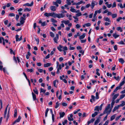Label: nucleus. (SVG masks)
Wrapping results in <instances>:
<instances>
[{"mask_svg":"<svg viewBox=\"0 0 125 125\" xmlns=\"http://www.w3.org/2000/svg\"><path fill=\"white\" fill-rule=\"evenodd\" d=\"M56 80H54L53 82V85L54 86V87H57V86L56 85Z\"/></svg>","mask_w":125,"mask_h":125,"instance_id":"54","label":"nucleus"},{"mask_svg":"<svg viewBox=\"0 0 125 125\" xmlns=\"http://www.w3.org/2000/svg\"><path fill=\"white\" fill-rule=\"evenodd\" d=\"M32 96L33 98V100L34 101H35L37 100L36 98V95L34 93L32 92Z\"/></svg>","mask_w":125,"mask_h":125,"instance_id":"13","label":"nucleus"},{"mask_svg":"<svg viewBox=\"0 0 125 125\" xmlns=\"http://www.w3.org/2000/svg\"><path fill=\"white\" fill-rule=\"evenodd\" d=\"M59 115H60V118H61L64 116L65 115V113L64 112H61L59 113Z\"/></svg>","mask_w":125,"mask_h":125,"instance_id":"11","label":"nucleus"},{"mask_svg":"<svg viewBox=\"0 0 125 125\" xmlns=\"http://www.w3.org/2000/svg\"><path fill=\"white\" fill-rule=\"evenodd\" d=\"M53 5L56 6V7H58L59 6V5L56 1L55 2L53 1Z\"/></svg>","mask_w":125,"mask_h":125,"instance_id":"35","label":"nucleus"},{"mask_svg":"<svg viewBox=\"0 0 125 125\" xmlns=\"http://www.w3.org/2000/svg\"><path fill=\"white\" fill-rule=\"evenodd\" d=\"M101 117H98L94 122V125H97L100 121Z\"/></svg>","mask_w":125,"mask_h":125,"instance_id":"3","label":"nucleus"},{"mask_svg":"<svg viewBox=\"0 0 125 125\" xmlns=\"http://www.w3.org/2000/svg\"><path fill=\"white\" fill-rule=\"evenodd\" d=\"M91 98H92V100L93 101H95V98L94 96V95H92L91 96Z\"/></svg>","mask_w":125,"mask_h":125,"instance_id":"60","label":"nucleus"},{"mask_svg":"<svg viewBox=\"0 0 125 125\" xmlns=\"http://www.w3.org/2000/svg\"><path fill=\"white\" fill-rule=\"evenodd\" d=\"M20 22L21 24H22L24 22V20H25V19L23 17H21L20 19Z\"/></svg>","mask_w":125,"mask_h":125,"instance_id":"10","label":"nucleus"},{"mask_svg":"<svg viewBox=\"0 0 125 125\" xmlns=\"http://www.w3.org/2000/svg\"><path fill=\"white\" fill-rule=\"evenodd\" d=\"M17 109H15L14 110V117H15L17 115Z\"/></svg>","mask_w":125,"mask_h":125,"instance_id":"32","label":"nucleus"},{"mask_svg":"<svg viewBox=\"0 0 125 125\" xmlns=\"http://www.w3.org/2000/svg\"><path fill=\"white\" fill-rule=\"evenodd\" d=\"M70 21L69 20H67L66 21H61L62 23H64L66 25L68 24V23H70Z\"/></svg>","mask_w":125,"mask_h":125,"instance_id":"21","label":"nucleus"},{"mask_svg":"<svg viewBox=\"0 0 125 125\" xmlns=\"http://www.w3.org/2000/svg\"><path fill=\"white\" fill-rule=\"evenodd\" d=\"M44 15L45 16L48 17L49 16H51V13H47L46 12H45L44 13Z\"/></svg>","mask_w":125,"mask_h":125,"instance_id":"14","label":"nucleus"},{"mask_svg":"<svg viewBox=\"0 0 125 125\" xmlns=\"http://www.w3.org/2000/svg\"><path fill=\"white\" fill-rule=\"evenodd\" d=\"M40 90V93L43 92V93H44L46 91V90H45L44 89L42 88H41Z\"/></svg>","mask_w":125,"mask_h":125,"instance_id":"42","label":"nucleus"},{"mask_svg":"<svg viewBox=\"0 0 125 125\" xmlns=\"http://www.w3.org/2000/svg\"><path fill=\"white\" fill-rule=\"evenodd\" d=\"M85 36V33H83L82 35L80 36L79 37V39H83L84 38Z\"/></svg>","mask_w":125,"mask_h":125,"instance_id":"16","label":"nucleus"},{"mask_svg":"<svg viewBox=\"0 0 125 125\" xmlns=\"http://www.w3.org/2000/svg\"><path fill=\"white\" fill-rule=\"evenodd\" d=\"M3 68L2 62L0 61V70L2 71Z\"/></svg>","mask_w":125,"mask_h":125,"instance_id":"28","label":"nucleus"},{"mask_svg":"<svg viewBox=\"0 0 125 125\" xmlns=\"http://www.w3.org/2000/svg\"><path fill=\"white\" fill-rule=\"evenodd\" d=\"M33 4V1H32L31 3L30 4L29 3H26L24 4L23 5V6H27L29 7H31L32 6Z\"/></svg>","mask_w":125,"mask_h":125,"instance_id":"5","label":"nucleus"},{"mask_svg":"<svg viewBox=\"0 0 125 125\" xmlns=\"http://www.w3.org/2000/svg\"><path fill=\"white\" fill-rule=\"evenodd\" d=\"M63 48V46L61 45H60L59 47H58L57 48L58 50L60 51L61 52L62 51V49Z\"/></svg>","mask_w":125,"mask_h":125,"instance_id":"22","label":"nucleus"},{"mask_svg":"<svg viewBox=\"0 0 125 125\" xmlns=\"http://www.w3.org/2000/svg\"><path fill=\"white\" fill-rule=\"evenodd\" d=\"M99 106H97L95 107V108L94 109V111H99Z\"/></svg>","mask_w":125,"mask_h":125,"instance_id":"39","label":"nucleus"},{"mask_svg":"<svg viewBox=\"0 0 125 125\" xmlns=\"http://www.w3.org/2000/svg\"><path fill=\"white\" fill-rule=\"evenodd\" d=\"M114 78L117 81H119L120 79V78L119 76H118L117 77L116 76H114Z\"/></svg>","mask_w":125,"mask_h":125,"instance_id":"33","label":"nucleus"},{"mask_svg":"<svg viewBox=\"0 0 125 125\" xmlns=\"http://www.w3.org/2000/svg\"><path fill=\"white\" fill-rule=\"evenodd\" d=\"M56 1L59 4H61L62 2V1L61 0H56Z\"/></svg>","mask_w":125,"mask_h":125,"instance_id":"59","label":"nucleus"},{"mask_svg":"<svg viewBox=\"0 0 125 125\" xmlns=\"http://www.w3.org/2000/svg\"><path fill=\"white\" fill-rule=\"evenodd\" d=\"M104 20L106 21H107L108 22H110V19L108 17H104Z\"/></svg>","mask_w":125,"mask_h":125,"instance_id":"26","label":"nucleus"},{"mask_svg":"<svg viewBox=\"0 0 125 125\" xmlns=\"http://www.w3.org/2000/svg\"><path fill=\"white\" fill-rule=\"evenodd\" d=\"M118 5L121 8H123V6L122 4L121 3L118 4Z\"/></svg>","mask_w":125,"mask_h":125,"instance_id":"52","label":"nucleus"},{"mask_svg":"<svg viewBox=\"0 0 125 125\" xmlns=\"http://www.w3.org/2000/svg\"><path fill=\"white\" fill-rule=\"evenodd\" d=\"M122 103L121 104L119 105H118L119 107H122L124 106L125 105V102L124 101H122Z\"/></svg>","mask_w":125,"mask_h":125,"instance_id":"27","label":"nucleus"},{"mask_svg":"<svg viewBox=\"0 0 125 125\" xmlns=\"http://www.w3.org/2000/svg\"><path fill=\"white\" fill-rule=\"evenodd\" d=\"M119 62L121 64H123L125 62L124 60L122 58H120L119 59Z\"/></svg>","mask_w":125,"mask_h":125,"instance_id":"17","label":"nucleus"},{"mask_svg":"<svg viewBox=\"0 0 125 125\" xmlns=\"http://www.w3.org/2000/svg\"><path fill=\"white\" fill-rule=\"evenodd\" d=\"M95 1H93L91 3V7L92 9H93L95 6V5H96L98 3H95Z\"/></svg>","mask_w":125,"mask_h":125,"instance_id":"8","label":"nucleus"},{"mask_svg":"<svg viewBox=\"0 0 125 125\" xmlns=\"http://www.w3.org/2000/svg\"><path fill=\"white\" fill-rule=\"evenodd\" d=\"M33 91L34 93L37 94H38V90L37 89L36 87H35L34 89L33 90Z\"/></svg>","mask_w":125,"mask_h":125,"instance_id":"18","label":"nucleus"},{"mask_svg":"<svg viewBox=\"0 0 125 125\" xmlns=\"http://www.w3.org/2000/svg\"><path fill=\"white\" fill-rule=\"evenodd\" d=\"M125 80H124L122 82L120 83L119 86L121 87V86H122L125 83Z\"/></svg>","mask_w":125,"mask_h":125,"instance_id":"29","label":"nucleus"},{"mask_svg":"<svg viewBox=\"0 0 125 125\" xmlns=\"http://www.w3.org/2000/svg\"><path fill=\"white\" fill-rule=\"evenodd\" d=\"M122 19V18L121 17H119L117 18L116 20L117 22H119L120 20Z\"/></svg>","mask_w":125,"mask_h":125,"instance_id":"51","label":"nucleus"},{"mask_svg":"<svg viewBox=\"0 0 125 125\" xmlns=\"http://www.w3.org/2000/svg\"><path fill=\"white\" fill-rule=\"evenodd\" d=\"M33 68H31V69H28L27 70V71L28 72H33Z\"/></svg>","mask_w":125,"mask_h":125,"instance_id":"45","label":"nucleus"},{"mask_svg":"<svg viewBox=\"0 0 125 125\" xmlns=\"http://www.w3.org/2000/svg\"><path fill=\"white\" fill-rule=\"evenodd\" d=\"M46 24L47 23H46V22L44 21L41 24V25L42 26H44L46 25Z\"/></svg>","mask_w":125,"mask_h":125,"instance_id":"49","label":"nucleus"},{"mask_svg":"<svg viewBox=\"0 0 125 125\" xmlns=\"http://www.w3.org/2000/svg\"><path fill=\"white\" fill-rule=\"evenodd\" d=\"M21 119V117L20 116L18 117V118L16 120L13 122V123L12 124L14 125L17 122H19Z\"/></svg>","mask_w":125,"mask_h":125,"instance_id":"7","label":"nucleus"},{"mask_svg":"<svg viewBox=\"0 0 125 125\" xmlns=\"http://www.w3.org/2000/svg\"><path fill=\"white\" fill-rule=\"evenodd\" d=\"M56 105L55 106V108H58L59 106V104L58 103V102H57L56 103Z\"/></svg>","mask_w":125,"mask_h":125,"instance_id":"44","label":"nucleus"},{"mask_svg":"<svg viewBox=\"0 0 125 125\" xmlns=\"http://www.w3.org/2000/svg\"><path fill=\"white\" fill-rule=\"evenodd\" d=\"M52 22L53 23H55L57 22V21L53 18H51V19Z\"/></svg>","mask_w":125,"mask_h":125,"instance_id":"43","label":"nucleus"},{"mask_svg":"<svg viewBox=\"0 0 125 125\" xmlns=\"http://www.w3.org/2000/svg\"><path fill=\"white\" fill-rule=\"evenodd\" d=\"M50 36L52 37H54V34L52 32H50Z\"/></svg>","mask_w":125,"mask_h":125,"instance_id":"46","label":"nucleus"},{"mask_svg":"<svg viewBox=\"0 0 125 125\" xmlns=\"http://www.w3.org/2000/svg\"><path fill=\"white\" fill-rule=\"evenodd\" d=\"M121 88L119 86H117L115 89L114 90L113 92H116L118 90L120 89Z\"/></svg>","mask_w":125,"mask_h":125,"instance_id":"25","label":"nucleus"},{"mask_svg":"<svg viewBox=\"0 0 125 125\" xmlns=\"http://www.w3.org/2000/svg\"><path fill=\"white\" fill-rule=\"evenodd\" d=\"M121 115H120L117 117L115 118V120L116 121L118 120L119 118L121 117Z\"/></svg>","mask_w":125,"mask_h":125,"instance_id":"62","label":"nucleus"},{"mask_svg":"<svg viewBox=\"0 0 125 125\" xmlns=\"http://www.w3.org/2000/svg\"><path fill=\"white\" fill-rule=\"evenodd\" d=\"M82 15V14L81 12H79L76 14V16L77 17H79Z\"/></svg>","mask_w":125,"mask_h":125,"instance_id":"53","label":"nucleus"},{"mask_svg":"<svg viewBox=\"0 0 125 125\" xmlns=\"http://www.w3.org/2000/svg\"><path fill=\"white\" fill-rule=\"evenodd\" d=\"M110 107V104H109L107 106L106 108H105L104 111V113H107L108 114V110L109 109Z\"/></svg>","mask_w":125,"mask_h":125,"instance_id":"1","label":"nucleus"},{"mask_svg":"<svg viewBox=\"0 0 125 125\" xmlns=\"http://www.w3.org/2000/svg\"><path fill=\"white\" fill-rule=\"evenodd\" d=\"M67 122V121L66 120H64V122H62V124L63 125H65V124H66Z\"/></svg>","mask_w":125,"mask_h":125,"instance_id":"50","label":"nucleus"},{"mask_svg":"<svg viewBox=\"0 0 125 125\" xmlns=\"http://www.w3.org/2000/svg\"><path fill=\"white\" fill-rule=\"evenodd\" d=\"M119 95V94H115V95L114 96V97H113L112 100L113 101H114V100Z\"/></svg>","mask_w":125,"mask_h":125,"instance_id":"19","label":"nucleus"},{"mask_svg":"<svg viewBox=\"0 0 125 125\" xmlns=\"http://www.w3.org/2000/svg\"><path fill=\"white\" fill-rule=\"evenodd\" d=\"M68 120L69 121H73V118H70V117H68Z\"/></svg>","mask_w":125,"mask_h":125,"instance_id":"58","label":"nucleus"},{"mask_svg":"<svg viewBox=\"0 0 125 125\" xmlns=\"http://www.w3.org/2000/svg\"><path fill=\"white\" fill-rule=\"evenodd\" d=\"M10 110V108H9V109L8 112V114L7 115V117H6V122L7 121L8 119L10 117V114H9Z\"/></svg>","mask_w":125,"mask_h":125,"instance_id":"15","label":"nucleus"},{"mask_svg":"<svg viewBox=\"0 0 125 125\" xmlns=\"http://www.w3.org/2000/svg\"><path fill=\"white\" fill-rule=\"evenodd\" d=\"M109 121L108 120H107L105 122V123L103 125H107L108 124Z\"/></svg>","mask_w":125,"mask_h":125,"instance_id":"64","label":"nucleus"},{"mask_svg":"<svg viewBox=\"0 0 125 125\" xmlns=\"http://www.w3.org/2000/svg\"><path fill=\"white\" fill-rule=\"evenodd\" d=\"M119 105H118L117 106H115L114 107L113 110V112H114L116 110L118 109L119 108Z\"/></svg>","mask_w":125,"mask_h":125,"instance_id":"24","label":"nucleus"},{"mask_svg":"<svg viewBox=\"0 0 125 125\" xmlns=\"http://www.w3.org/2000/svg\"><path fill=\"white\" fill-rule=\"evenodd\" d=\"M116 6V2H114L113 4V6L112 7V8H113L114 7H115Z\"/></svg>","mask_w":125,"mask_h":125,"instance_id":"61","label":"nucleus"},{"mask_svg":"<svg viewBox=\"0 0 125 125\" xmlns=\"http://www.w3.org/2000/svg\"><path fill=\"white\" fill-rule=\"evenodd\" d=\"M65 16V15L62 13H59L57 14V17L60 18H63Z\"/></svg>","mask_w":125,"mask_h":125,"instance_id":"4","label":"nucleus"},{"mask_svg":"<svg viewBox=\"0 0 125 125\" xmlns=\"http://www.w3.org/2000/svg\"><path fill=\"white\" fill-rule=\"evenodd\" d=\"M19 36L17 35L16 36V41L17 42H18V41H21L22 39V36H21L20 37V38H19Z\"/></svg>","mask_w":125,"mask_h":125,"instance_id":"6","label":"nucleus"},{"mask_svg":"<svg viewBox=\"0 0 125 125\" xmlns=\"http://www.w3.org/2000/svg\"><path fill=\"white\" fill-rule=\"evenodd\" d=\"M8 105H9V104L7 106V107L5 109L4 112V118H5L6 117V114L7 113V108H8Z\"/></svg>","mask_w":125,"mask_h":125,"instance_id":"12","label":"nucleus"},{"mask_svg":"<svg viewBox=\"0 0 125 125\" xmlns=\"http://www.w3.org/2000/svg\"><path fill=\"white\" fill-rule=\"evenodd\" d=\"M117 30L118 31H120L121 32H122V28L120 27H118L117 28Z\"/></svg>","mask_w":125,"mask_h":125,"instance_id":"40","label":"nucleus"},{"mask_svg":"<svg viewBox=\"0 0 125 125\" xmlns=\"http://www.w3.org/2000/svg\"><path fill=\"white\" fill-rule=\"evenodd\" d=\"M50 10L53 11H55L56 10V8L55 6H52L50 7Z\"/></svg>","mask_w":125,"mask_h":125,"instance_id":"9","label":"nucleus"},{"mask_svg":"<svg viewBox=\"0 0 125 125\" xmlns=\"http://www.w3.org/2000/svg\"><path fill=\"white\" fill-rule=\"evenodd\" d=\"M57 14L55 13L54 12L51 13V16H52L54 18H55L57 17Z\"/></svg>","mask_w":125,"mask_h":125,"instance_id":"23","label":"nucleus"},{"mask_svg":"<svg viewBox=\"0 0 125 125\" xmlns=\"http://www.w3.org/2000/svg\"><path fill=\"white\" fill-rule=\"evenodd\" d=\"M15 16V14L13 13H10L9 15V16L10 17L14 16Z\"/></svg>","mask_w":125,"mask_h":125,"instance_id":"57","label":"nucleus"},{"mask_svg":"<svg viewBox=\"0 0 125 125\" xmlns=\"http://www.w3.org/2000/svg\"><path fill=\"white\" fill-rule=\"evenodd\" d=\"M59 36L58 34H56V37H54L53 39V40L54 42L56 43H58V40Z\"/></svg>","mask_w":125,"mask_h":125,"instance_id":"2","label":"nucleus"},{"mask_svg":"<svg viewBox=\"0 0 125 125\" xmlns=\"http://www.w3.org/2000/svg\"><path fill=\"white\" fill-rule=\"evenodd\" d=\"M31 10V9H29L28 8H26L24 9V11L25 12L26 11H30Z\"/></svg>","mask_w":125,"mask_h":125,"instance_id":"38","label":"nucleus"},{"mask_svg":"<svg viewBox=\"0 0 125 125\" xmlns=\"http://www.w3.org/2000/svg\"><path fill=\"white\" fill-rule=\"evenodd\" d=\"M112 16L113 18H114L117 17V14L116 13L112 14Z\"/></svg>","mask_w":125,"mask_h":125,"instance_id":"36","label":"nucleus"},{"mask_svg":"<svg viewBox=\"0 0 125 125\" xmlns=\"http://www.w3.org/2000/svg\"><path fill=\"white\" fill-rule=\"evenodd\" d=\"M98 95H99L98 93L97 92H96V97H95V98L96 99H98L99 98V97L98 96Z\"/></svg>","mask_w":125,"mask_h":125,"instance_id":"47","label":"nucleus"},{"mask_svg":"<svg viewBox=\"0 0 125 125\" xmlns=\"http://www.w3.org/2000/svg\"><path fill=\"white\" fill-rule=\"evenodd\" d=\"M98 113L97 112H95L92 115V116L93 117H95L98 114Z\"/></svg>","mask_w":125,"mask_h":125,"instance_id":"30","label":"nucleus"},{"mask_svg":"<svg viewBox=\"0 0 125 125\" xmlns=\"http://www.w3.org/2000/svg\"><path fill=\"white\" fill-rule=\"evenodd\" d=\"M113 36L114 37L115 39L118 37L119 36V35H117L116 34L114 33L113 34Z\"/></svg>","mask_w":125,"mask_h":125,"instance_id":"34","label":"nucleus"},{"mask_svg":"<svg viewBox=\"0 0 125 125\" xmlns=\"http://www.w3.org/2000/svg\"><path fill=\"white\" fill-rule=\"evenodd\" d=\"M82 3H83L84 4L85 3V2H83L82 0H81L77 3H76L77 5H80Z\"/></svg>","mask_w":125,"mask_h":125,"instance_id":"37","label":"nucleus"},{"mask_svg":"<svg viewBox=\"0 0 125 125\" xmlns=\"http://www.w3.org/2000/svg\"><path fill=\"white\" fill-rule=\"evenodd\" d=\"M85 25L86 26L89 27L91 26V24L90 23H88L85 24Z\"/></svg>","mask_w":125,"mask_h":125,"instance_id":"63","label":"nucleus"},{"mask_svg":"<svg viewBox=\"0 0 125 125\" xmlns=\"http://www.w3.org/2000/svg\"><path fill=\"white\" fill-rule=\"evenodd\" d=\"M70 11L73 12H76V10L75 9L73 8L72 7H71Z\"/></svg>","mask_w":125,"mask_h":125,"instance_id":"31","label":"nucleus"},{"mask_svg":"<svg viewBox=\"0 0 125 125\" xmlns=\"http://www.w3.org/2000/svg\"><path fill=\"white\" fill-rule=\"evenodd\" d=\"M125 96V94H122L120 95V99H122L123 98H124Z\"/></svg>","mask_w":125,"mask_h":125,"instance_id":"55","label":"nucleus"},{"mask_svg":"<svg viewBox=\"0 0 125 125\" xmlns=\"http://www.w3.org/2000/svg\"><path fill=\"white\" fill-rule=\"evenodd\" d=\"M51 64L50 63H47L46 64H45L44 65V67H48L50 66Z\"/></svg>","mask_w":125,"mask_h":125,"instance_id":"20","label":"nucleus"},{"mask_svg":"<svg viewBox=\"0 0 125 125\" xmlns=\"http://www.w3.org/2000/svg\"><path fill=\"white\" fill-rule=\"evenodd\" d=\"M115 116L114 115L111 116V117L110 121H112V120H113V119H115Z\"/></svg>","mask_w":125,"mask_h":125,"instance_id":"48","label":"nucleus"},{"mask_svg":"<svg viewBox=\"0 0 125 125\" xmlns=\"http://www.w3.org/2000/svg\"><path fill=\"white\" fill-rule=\"evenodd\" d=\"M66 3L69 5H70L71 4V0H66Z\"/></svg>","mask_w":125,"mask_h":125,"instance_id":"41","label":"nucleus"},{"mask_svg":"<svg viewBox=\"0 0 125 125\" xmlns=\"http://www.w3.org/2000/svg\"><path fill=\"white\" fill-rule=\"evenodd\" d=\"M97 10H96L95 12L94 13V16H93V17H94V18H95V17L97 14Z\"/></svg>","mask_w":125,"mask_h":125,"instance_id":"56","label":"nucleus"}]
</instances>
